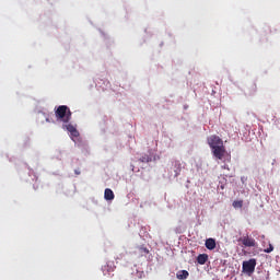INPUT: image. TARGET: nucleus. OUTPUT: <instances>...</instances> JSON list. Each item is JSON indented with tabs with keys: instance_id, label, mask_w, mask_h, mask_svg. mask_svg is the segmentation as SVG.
I'll return each instance as SVG.
<instances>
[{
	"instance_id": "f257e3e1",
	"label": "nucleus",
	"mask_w": 280,
	"mask_h": 280,
	"mask_svg": "<svg viewBox=\"0 0 280 280\" xmlns=\"http://www.w3.org/2000/svg\"><path fill=\"white\" fill-rule=\"evenodd\" d=\"M71 109L67 105H60L55 109V117L58 121L69 124L71 121Z\"/></svg>"
},
{
	"instance_id": "f03ea898",
	"label": "nucleus",
	"mask_w": 280,
	"mask_h": 280,
	"mask_svg": "<svg viewBox=\"0 0 280 280\" xmlns=\"http://www.w3.org/2000/svg\"><path fill=\"white\" fill-rule=\"evenodd\" d=\"M257 266V259L250 258L249 260L243 261V272L247 275H253L255 272V268Z\"/></svg>"
},
{
	"instance_id": "7ed1b4c3",
	"label": "nucleus",
	"mask_w": 280,
	"mask_h": 280,
	"mask_svg": "<svg viewBox=\"0 0 280 280\" xmlns=\"http://www.w3.org/2000/svg\"><path fill=\"white\" fill-rule=\"evenodd\" d=\"M208 144L210 145L211 150H214L215 148L224 145V141L218 136H210L208 138Z\"/></svg>"
},
{
	"instance_id": "20e7f679",
	"label": "nucleus",
	"mask_w": 280,
	"mask_h": 280,
	"mask_svg": "<svg viewBox=\"0 0 280 280\" xmlns=\"http://www.w3.org/2000/svg\"><path fill=\"white\" fill-rule=\"evenodd\" d=\"M212 154L215 159L222 161V159H224V154H226V148L224 147V144H222L221 147H217L212 149Z\"/></svg>"
},
{
	"instance_id": "39448f33",
	"label": "nucleus",
	"mask_w": 280,
	"mask_h": 280,
	"mask_svg": "<svg viewBox=\"0 0 280 280\" xmlns=\"http://www.w3.org/2000/svg\"><path fill=\"white\" fill-rule=\"evenodd\" d=\"M238 242H242V244H244L245 247H247V248H253V246H255V244H256L255 238L249 237V236H243V237L238 238Z\"/></svg>"
},
{
	"instance_id": "423d86ee",
	"label": "nucleus",
	"mask_w": 280,
	"mask_h": 280,
	"mask_svg": "<svg viewBox=\"0 0 280 280\" xmlns=\"http://www.w3.org/2000/svg\"><path fill=\"white\" fill-rule=\"evenodd\" d=\"M62 128H63V130H68V132H70L71 137H80V132L78 131L75 126H73L72 124L63 125Z\"/></svg>"
},
{
	"instance_id": "0eeeda50",
	"label": "nucleus",
	"mask_w": 280,
	"mask_h": 280,
	"mask_svg": "<svg viewBox=\"0 0 280 280\" xmlns=\"http://www.w3.org/2000/svg\"><path fill=\"white\" fill-rule=\"evenodd\" d=\"M102 271H103L104 277H108V276H110L112 272H115V267L113 266V264L107 262L106 265H104L102 267Z\"/></svg>"
},
{
	"instance_id": "6e6552de",
	"label": "nucleus",
	"mask_w": 280,
	"mask_h": 280,
	"mask_svg": "<svg viewBox=\"0 0 280 280\" xmlns=\"http://www.w3.org/2000/svg\"><path fill=\"white\" fill-rule=\"evenodd\" d=\"M105 200H115V192L110 188H106L104 192Z\"/></svg>"
},
{
	"instance_id": "1a4fd4ad",
	"label": "nucleus",
	"mask_w": 280,
	"mask_h": 280,
	"mask_svg": "<svg viewBox=\"0 0 280 280\" xmlns=\"http://www.w3.org/2000/svg\"><path fill=\"white\" fill-rule=\"evenodd\" d=\"M208 259H209V256L207 254H200L197 257V261H198V264H200V266H205V264H207Z\"/></svg>"
},
{
	"instance_id": "9d476101",
	"label": "nucleus",
	"mask_w": 280,
	"mask_h": 280,
	"mask_svg": "<svg viewBox=\"0 0 280 280\" xmlns=\"http://www.w3.org/2000/svg\"><path fill=\"white\" fill-rule=\"evenodd\" d=\"M189 277V271L187 270H179L177 273H176V278L179 279V280H185Z\"/></svg>"
},
{
	"instance_id": "9b49d317",
	"label": "nucleus",
	"mask_w": 280,
	"mask_h": 280,
	"mask_svg": "<svg viewBox=\"0 0 280 280\" xmlns=\"http://www.w3.org/2000/svg\"><path fill=\"white\" fill-rule=\"evenodd\" d=\"M206 248L213 250L215 248V241L213 238L206 240Z\"/></svg>"
},
{
	"instance_id": "f8f14e48",
	"label": "nucleus",
	"mask_w": 280,
	"mask_h": 280,
	"mask_svg": "<svg viewBox=\"0 0 280 280\" xmlns=\"http://www.w3.org/2000/svg\"><path fill=\"white\" fill-rule=\"evenodd\" d=\"M175 165V176H180V172L183 170V164L179 161L174 162Z\"/></svg>"
},
{
	"instance_id": "ddd939ff",
	"label": "nucleus",
	"mask_w": 280,
	"mask_h": 280,
	"mask_svg": "<svg viewBox=\"0 0 280 280\" xmlns=\"http://www.w3.org/2000/svg\"><path fill=\"white\" fill-rule=\"evenodd\" d=\"M232 207L234 209H242L244 207V200H235V201H233Z\"/></svg>"
},
{
	"instance_id": "4468645a",
	"label": "nucleus",
	"mask_w": 280,
	"mask_h": 280,
	"mask_svg": "<svg viewBox=\"0 0 280 280\" xmlns=\"http://www.w3.org/2000/svg\"><path fill=\"white\" fill-rule=\"evenodd\" d=\"M139 161H140L141 163H150V161H152V158L149 156V155H142V156L139 159Z\"/></svg>"
},
{
	"instance_id": "2eb2a0df",
	"label": "nucleus",
	"mask_w": 280,
	"mask_h": 280,
	"mask_svg": "<svg viewBox=\"0 0 280 280\" xmlns=\"http://www.w3.org/2000/svg\"><path fill=\"white\" fill-rule=\"evenodd\" d=\"M272 250H275V246H272V244L269 243V247L264 249V253H272Z\"/></svg>"
},
{
	"instance_id": "dca6fc26",
	"label": "nucleus",
	"mask_w": 280,
	"mask_h": 280,
	"mask_svg": "<svg viewBox=\"0 0 280 280\" xmlns=\"http://www.w3.org/2000/svg\"><path fill=\"white\" fill-rule=\"evenodd\" d=\"M140 252H141V253H144L145 255H148V254L150 253V249H148V247L141 246V247H140Z\"/></svg>"
},
{
	"instance_id": "f3484780",
	"label": "nucleus",
	"mask_w": 280,
	"mask_h": 280,
	"mask_svg": "<svg viewBox=\"0 0 280 280\" xmlns=\"http://www.w3.org/2000/svg\"><path fill=\"white\" fill-rule=\"evenodd\" d=\"M222 168L223 170H229V165H223Z\"/></svg>"
},
{
	"instance_id": "a211bd4d",
	"label": "nucleus",
	"mask_w": 280,
	"mask_h": 280,
	"mask_svg": "<svg viewBox=\"0 0 280 280\" xmlns=\"http://www.w3.org/2000/svg\"><path fill=\"white\" fill-rule=\"evenodd\" d=\"M253 86H254V91H257V85L254 84Z\"/></svg>"
},
{
	"instance_id": "6ab92c4d",
	"label": "nucleus",
	"mask_w": 280,
	"mask_h": 280,
	"mask_svg": "<svg viewBox=\"0 0 280 280\" xmlns=\"http://www.w3.org/2000/svg\"><path fill=\"white\" fill-rule=\"evenodd\" d=\"M124 257V255H120V257H117L116 259H121Z\"/></svg>"
}]
</instances>
